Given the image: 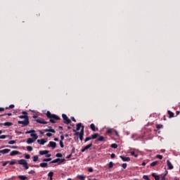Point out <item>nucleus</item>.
<instances>
[{"mask_svg": "<svg viewBox=\"0 0 180 180\" xmlns=\"http://www.w3.org/2000/svg\"><path fill=\"white\" fill-rule=\"evenodd\" d=\"M131 155H132L133 157H135L136 158H137V157H139V155L136 154V153L134 151L131 152Z\"/></svg>", "mask_w": 180, "mask_h": 180, "instance_id": "obj_28", "label": "nucleus"}, {"mask_svg": "<svg viewBox=\"0 0 180 180\" xmlns=\"http://www.w3.org/2000/svg\"><path fill=\"white\" fill-rule=\"evenodd\" d=\"M28 174H36V172H34V170H31L28 172Z\"/></svg>", "mask_w": 180, "mask_h": 180, "instance_id": "obj_48", "label": "nucleus"}, {"mask_svg": "<svg viewBox=\"0 0 180 180\" xmlns=\"http://www.w3.org/2000/svg\"><path fill=\"white\" fill-rule=\"evenodd\" d=\"M98 137H99V134L96 133L91 135V139L93 140H95V139H98Z\"/></svg>", "mask_w": 180, "mask_h": 180, "instance_id": "obj_18", "label": "nucleus"}, {"mask_svg": "<svg viewBox=\"0 0 180 180\" xmlns=\"http://www.w3.org/2000/svg\"><path fill=\"white\" fill-rule=\"evenodd\" d=\"M46 117H48V119L49 120V122L51 123H56V120H60V117H58L56 115L54 114H51V112L50 111H47L46 112Z\"/></svg>", "mask_w": 180, "mask_h": 180, "instance_id": "obj_1", "label": "nucleus"}, {"mask_svg": "<svg viewBox=\"0 0 180 180\" xmlns=\"http://www.w3.org/2000/svg\"><path fill=\"white\" fill-rule=\"evenodd\" d=\"M1 124H3V126H12L13 124V123L12 122H4V123H2Z\"/></svg>", "mask_w": 180, "mask_h": 180, "instance_id": "obj_20", "label": "nucleus"}, {"mask_svg": "<svg viewBox=\"0 0 180 180\" xmlns=\"http://www.w3.org/2000/svg\"><path fill=\"white\" fill-rule=\"evenodd\" d=\"M71 120H72V122H75V123L77 122V120H75L74 117H71Z\"/></svg>", "mask_w": 180, "mask_h": 180, "instance_id": "obj_52", "label": "nucleus"}, {"mask_svg": "<svg viewBox=\"0 0 180 180\" xmlns=\"http://www.w3.org/2000/svg\"><path fill=\"white\" fill-rule=\"evenodd\" d=\"M44 131L46 132L49 131V133H56V130L52 129L51 127H49V129H46Z\"/></svg>", "mask_w": 180, "mask_h": 180, "instance_id": "obj_12", "label": "nucleus"}, {"mask_svg": "<svg viewBox=\"0 0 180 180\" xmlns=\"http://www.w3.org/2000/svg\"><path fill=\"white\" fill-rule=\"evenodd\" d=\"M97 141H105V137H103V136H99L97 139Z\"/></svg>", "mask_w": 180, "mask_h": 180, "instance_id": "obj_26", "label": "nucleus"}, {"mask_svg": "<svg viewBox=\"0 0 180 180\" xmlns=\"http://www.w3.org/2000/svg\"><path fill=\"white\" fill-rule=\"evenodd\" d=\"M15 143H16V141H13V140L8 141V144H15Z\"/></svg>", "mask_w": 180, "mask_h": 180, "instance_id": "obj_45", "label": "nucleus"}, {"mask_svg": "<svg viewBox=\"0 0 180 180\" xmlns=\"http://www.w3.org/2000/svg\"><path fill=\"white\" fill-rule=\"evenodd\" d=\"M167 165L168 167V169H174V165H172V163L169 160H167Z\"/></svg>", "mask_w": 180, "mask_h": 180, "instance_id": "obj_11", "label": "nucleus"}, {"mask_svg": "<svg viewBox=\"0 0 180 180\" xmlns=\"http://www.w3.org/2000/svg\"><path fill=\"white\" fill-rule=\"evenodd\" d=\"M60 140H61V141H63V140H64V136H60Z\"/></svg>", "mask_w": 180, "mask_h": 180, "instance_id": "obj_63", "label": "nucleus"}, {"mask_svg": "<svg viewBox=\"0 0 180 180\" xmlns=\"http://www.w3.org/2000/svg\"><path fill=\"white\" fill-rule=\"evenodd\" d=\"M48 164L46 162H42L40 163L39 166L41 167V168H47Z\"/></svg>", "mask_w": 180, "mask_h": 180, "instance_id": "obj_23", "label": "nucleus"}, {"mask_svg": "<svg viewBox=\"0 0 180 180\" xmlns=\"http://www.w3.org/2000/svg\"><path fill=\"white\" fill-rule=\"evenodd\" d=\"M91 147H92V143L86 146L84 148H85L86 150H89V148H91Z\"/></svg>", "mask_w": 180, "mask_h": 180, "instance_id": "obj_30", "label": "nucleus"}, {"mask_svg": "<svg viewBox=\"0 0 180 180\" xmlns=\"http://www.w3.org/2000/svg\"><path fill=\"white\" fill-rule=\"evenodd\" d=\"M60 160H59V161L58 162V165H60V164H61L62 162H65V159H60Z\"/></svg>", "mask_w": 180, "mask_h": 180, "instance_id": "obj_35", "label": "nucleus"}, {"mask_svg": "<svg viewBox=\"0 0 180 180\" xmlns=\"http://www.w3.org/2000/svg\"><path fill=\"white\" fill-rule=\"evenodd\" d=\"M156 158H159V160H162V155H157Z\"/></svg>", "mask_w": 180, "mask_h": 180, "instance_id": "obj_46", "label": "nucleus"}, {"mask_svg": "<svg viewBox=\"0 0 180 180\" xmlns=\"http://www.w3.org/2000/svg\"><path fill=\"white\" fill-rule=\"evenodd\" d=\"M46 136L47 137H51V136H53V134H51V133H47V134H46Z\"/></svg>", "mask_w": 180, "mask_h": 180, "instance_id": "obj_49", "label": "nucleus"}, {"mask_svg": "<svg viewBox=\"0 0 180 180\" xmlns=\"http://www.w3.org/2000/svg\"><path fill=\"white\" fill-rule=\"evenodd\" d=\"M89 140H92V136L86 137L84 140V143L89 141Z\"/></svg>", "mask_w": 180, "mask_h": 180, "instance_id": "obj_31", "label": "nucleus"}, {"mask_svg": "<svg viewBox=\"0 0 180 180\" xmlns=\"http://www.w3.org/2000/svg\"><path fill=\"white\" fill-rule=\"evenodd\" d=\"M82 123H78V124H77V125H76V127H77V131H79L80 129H81V127H82Z\"/></svg>", "mask_w": 180, "mask_h": 180, "instance_id": "obj_19", "label": "nucleus"}, {"mask_svg": "<svg viewBox=\"0 0 180 180\" xmlns=\"http://www.w3.org/2000/svg\"><path fill=\"white\" fill-rule=\"evenodd\" d=\"M4 110H5V108H0V112H4Z\"/></svg>", "mask_w": 180, "mask_h": 180, "instance_id": "obj_62", "label": "nucleus"}, {"mask_svg": "<svg viewBox=\"0 0 180 180\" xmlns=\"http://www.w3.org/2000/svg\"><path fill=\"white\" fill-rule=\"evenodd\" d=\"M11 152L10 149H4L2 150H0V153L1 154H8V153Z\"/></svg>", "mask_w": 180, "mask_h": 180, "instance_id": "obj_15", "label": "nucleus"}, {"mask_svg": "<svg viewBox=\"0 0 180 180\" xmlns=\"http://www.w3.org/2000/svg\"><path fill=\"white\" fill-rule=\"evenodd\" d=\"M53 175H54V173H53V172H50L48 174V176H49V178L53 177Z\"/></svg>", "mask_w": 180, "mask_h": 180, "instance_id": "obj_38", "label": "nucleus"}, {"mask_svg": "<svg viewBox=\"0 0 180 180\" xmlns=\"http://www.w3.org/2000/svg\"><path fill=\"white\" fill-rule=\"evenodd\" d=\"M167 174H168V172H166V174H165V175H162L161 176H160V179L161 180H165V176H167Z\"/></svg>", "mask_w": 180, "mask_h": 180, "instance_id": "obj_33", "label": "nucleus"}, {"mask_svg": "<svg viewBox=\"0 0 180 180\" xmlns=\"http://www.w3.org/2000/svg\"><path fill=\"white\" fill-rule=\"evenodd\" d=\"M56 157H57L58 158H61L63 157V154L61 153H57L56 155Z\"/></svg>", "mask_w": 180, "mask_h": 180, "instance_id": "obj_39", "label": "nucleus"}, {"mask_svg": "<svg viewBox=\"0 0 180 180\" xmlns=\"http://www.w3.org/2000/svg\"><path fill=\"white\" fill-rule=\"evenodd\" d=\"M85 151H86V149L85 148H83L82 149V153H85Z\"/></svg>", "mask_w": 180, "mask_h": 180, "instance_id": "obj_59", "label": "nucleus"}, {"mask_svg": "<svg viewBox=\"0 0 180 180\" xmlns=\"http://www.w3.org/2000/svg\"><path fill=\"white\" fill-rule=\"evenodd\" d=\"M37 143L39 144H41V146H44V144H46V143H47V141H44V139H38L37 140Z\"/></svg>", "mask_w": 180, "mask_h": 180, "instance_id": "obj_13", "label": "nucleus"}, {"mask_svg": "<svg viewBox=\"0 0 180 180\" xmlns=\"http://www.w3.org/2000/svg\"><path fill=\"white\" fill-rule=\"evenodd\" d=\"M120 158H121V160H122V161L126 162H129V161H130V158H129V157H124L123 155H120Z\"/></svg>", "mask_w": 180, "mask_h": 180, "instance_id": "obj_9", "label": "nucleus"}, {"mask_svg": "<svg viewBox=\"0 0 180 180\" xmlns=\"http://www.w3.org/2000/svg\"><path fill=\"white\" fill-rule=\"evenodd\" d=\"M110 157L111 158H115V157H116V155L115 153H112Z\"/></svg>", "mask_w": 180, "mask_h": 180, "instance_id": "obj_56", "label": "nucleus"}, {"mask_svg": "<svg viewBox=\"0 0 180 180\" xmlns=\"http://www.w3.org/2000/svg\"><path fill=\"white\" fill-rule=\"evenodd\" d=\"M163 127L164 126L161 124H156V129H158V130H160V129H162Z\"/></svg>", "mask_w": 180, "mask_h": 180, "instance_id": "obj_27", "label": "nucleus"}, {"mask_svg": "<svg viewBox=\"0 0 180 180\" xmlns=\"http://www.w3.org/2000/svg\"><path fill=\"white\" fill-rule=\"evenodd\" d=\"M35 122H37V123H39L40 124H47V123H49L48 122L44 121V119L40 117L35 119Z\"/></svg>", "mask_w": 180, "mask_h": 180, "instance_id": "obj_6", "label": "nucleus"}, {"mask_svg": "<svg viewBox=\"0 0 180 180\" xmlns=\"http://www.w3.org/2000/svg\"><path fill=\"white\" fill-rule=\"evenodd\" d=\"M37 160H39V156L34 155V156L33 157V161H34V162H36L37 161Z\"/></svg>", "mask_w": 180, "mask_h": 180, "instance_id": "obj_32", "label": "nucleus"}, {"mask_svg": "<svg viewBox=\"0 0 180 180\" xmlns=\"http://www.w3.org/2000/svg\"><path fill=\"white\" fill-rule=\"evenodd\" d=\"M157 164H158V161L153 162L152 163H150V167H155Z\"/></svg>", "mask_w": 180, "mask_h": 180, "instance_id": "obj_29", "label": "nucleus"}, {"mask_svg": "<svg viewBox=\"0 0 180 180\" xmlns=\"http://www.w3.org/2000/svg\"><path fill=\"white\" fill-rule=\"evenodd\" d=\"M75 136H79V133L78 131L75 132Z\"/></svg>", "mask_w": 180, "mask_h": 180, "instance_id": "obj_64", "label": "nucleus"}, {"mask_svg": "<svg viewBox=\"0 0 180 180\" xmlns=\"http://www.w3.org/2000/svg\"><path fill=\"white\" fill-rule=\"evenodd\" d=\"M62 117L63 119V123H65V124H70V123H71V120H70V118H68L67 115L63 114Z\"/></svg>", "mask_w": 180, "mask_h": 180, "instance_id": "obj_4", "label": "nucleus"}, {"mask_svg": "<svg viewBox=\"0 0 180 180\" xmlns=\"http://www.w3.org/2000/svg\"><path fill=\"white\" fill-rule=\"evenodd\" d=\"M111 148H117V144L116 143L111 144Z\"/></svg>", "mask_w": 180, "mask_h": 180, "instance_id": "obj_36", "label": "nucleus"}, {"mask_svg": "<svg viewBox=\"0 0 180 180\" xmlns=\"http://www.w3.org/2000/svg\"><path fill=\"white\" fill-rule=\"evenodd\" d=\"M11 165H15V164H16V162L15 160H12L11 162H10L9 163Z\"/></svg>", "mask_w": 180, "mask_h": 180, "instance_id": "obj_47", "label": "nucleus"}, {"mask_svg": "<svg viewBox=\"0 0 180 180\" xmlns=\"http://www.w3.org/2000/svg\"><path fill=\"white\" fill-rule=\"evenodd\" d=\"M18 164H20V165H22L23 168L25 169H29V166L27 165V161H26V160L21 159L18 160Z\"/></svg>", "mask_w": 180, "mask_h": 180, "instance_id": "obj_3", "label": "nucleus"}, {"mask_svg": "<svg viewBox=\"0 0 180 180\" xmlns=\"http://www.w3.org/2000/svg\"><path fill=\"white\" fill-rule=\"evenodd\" d=\"M47 147H51L53 150L57 147V143L53 141H50L49 143L48 144Z\"/></svg>", "mask_w": 180, "mask_h": 180, "instance_id": "obj_7", "label": "nucleus"}, {"mask_svg": "<svg viewBox=\"0 0 180 180\" xmlns=\"http://www.w3.org/2000/svg\"><path fill=\"white\" fill-rule=\"evenodd\" d=\"M59 161H61L60 160V158H57V159H55V160H52L51 162H50V164H56V163L58 162Z\"/></svg>", "mask_w": 180, "mask_h": 180, "instance_id": "obj_24", "label": "nucleus"}, {"mask_svg": "<svg viewBox=\"0 0 180 180\" xmlns=\"http://www.w3.org/2000/svg\"><path fill=\"white\" fill-rule=\"evenodd\" d=\"M167 113L169 115V119H171V118L174 117V116H175V114L174 112H171V110H168Z\"/></svg>", "mask_w": 180, "mask_h": 180, "instance_id": "obj_16", "label": "nucleus"}, {"mask_svg": "<svg viewBox=\"0 0 180 180\" xmlns=\"http://www.w3.org/2000/svg\"><path fill=\"white\" fill-rule=\"evenodd\" d=\"M20 119H25L23 121H18V124H22V127H25V126H28L29 123V116L27 115H20Z\"/></svg>", "mask_w": 180, "mask_h": 180, "instance_id": "obj_2", "label": "nucleus"}, {"mask_svg": "<svg viewBox=\"0 0 180 180\" xmlns=\"http://www.w3.org/2000/svg\"><path fill=\"white\" fill-rule=\"evenodd\" d=\"M107 133H108V134H111V133H112V129H108V130L107 131Z\"/></svg>", "mask_w": 180, "mask_h": 180, "instance_id": "obj_58", "label": "nucleus"}, {"mask_svg": "<svg viewBox=\"0 0 180 180\" xmlns=\"http://www.w3.org/2000/svg\"><path fill=\"white\" fill-rule=\"evenodd\" d=\"M22 115H24V116H27V112L26 111H22Z\"/></svg>", "mask_w": 180, "mask_h": 180, "instance_id": "obj_54", "label": "nucleus"}, {"mask_svg": "<svg viewBox=\"0 0 180 180\" xmlns=\"http://www.w3.org/2000/svg\"><path fill=\"white\" fill-rule=\"evenodd\" d=\"M0 139H6V135H1V136H0Z\"/></svg>", "mask_w": 180, "mask_h": 180, "instance_id": "obj_51", "label": "nucleus"}, {"mask_svg": "<svg viewBox=\"0 0 180 180\" xmlns=\"http://www.w3.org/2000/svg\"><path fill=\"white\" fill-rule=\"evenodd\" d=\"M9 162V161H6L4 163L2 164L3 167H6V165H8V163Z\"/></svg>", "mask_w": 180, "mask_h": 180, "instance_id": "obj_50", "label": "nucleus"}, {"mask_svg": "<svg viewBox=\"0 0 180 180\" xmlns=\"http://www.w3.org/2000/svg\"><path fill=\"white\" fill-rule=\"evenodd\" d=\"M34 141H36V140L32 139V138H29L27 140V144H32V143H34Z\"/></svg>", "mask_w": 180, "mask_h": 180, "instance_id": "obj_17", "label": "nucleus"}, {"mask_svg": "<svg viewBox=\"0 0 180 180\" xmlns=\"http://www.w3.org/2000/svg\"><path fill=\"white\" fill-rule=\"evenodd\" d=\"M36 133V131L31 130V131H27L26 134H31V137H33V139L37 140V134H34Z\"/></svg>", "mask_w": 180, "mask_h": 180, "instance_id": "obj_5", "label": "nucleus"}, {"mask_svg": "<svg viewBox=\"0 0 180 180\" xmlns=\"http://www.w3.org/2000/svg\"><path fill=\"white\" fill-rule=\"evenodd\" d=\"M25 158H26V160H30V155L29 154L25 155Z\"/></svg>", "mask_w": 180, "mask_h": 180, "instance_id": "obj_44", "label": "nucleus"}, {"mask_svg": "<svg viewBox=\"0 0 180 180\" xmlns=\"http://www.w3.org/2000/svg\"><path fill=\"white\" fill-rule=\"evenodd\" d=\"M59 144L61 148H64V143H63V141H60Z\"/></svg>", "mask_w": 180, "mask_h": 180, "instance_id": "obj_37", "label": "nucleus"}, {"mask_svg": "<svg viewBox=\"0 0 180 180\" xmlns=\"http://www.w3.org/2000/svg\"><path fill=\"white\" fill-rule=\"evenodd\" d=\"M109 168H113V162H109Z\"/></svg>", "mask_w": 180, "mask_h": 180, "instance_id": "obj_43", "label": "nucleus"}, {"mask_svg": "<svg viewBox=\"0 0 180 180\" xmlns=\"http://www.w3.org/2000/svg\"><path fill=\"white\" fill-rule=\"evenodd\" d=\"M89 172H94V169H92V167H90L89 169Z\"/></svg>", "mask_w": 180, "mask_h": 180, "instance_id": "obj_57", "label": "nucleus"}, {"mask_svg": "<svg viewBox=\"0 0 180 180\" xmlns=\"http://www.w3.org/2000/svg\"><path fill=\"white\" fill-rule=\"evenodd\" d=\"M27 151H33V148L30 146H27Z\"/></svg>", "mask_w": 180, "mask_h": 180, "instance_id": "obj_34", "label": "nucleus"}, {"mask_svg": "<svg viewBox=\"0 0 180 180\" xmlns=\"http://www.w3.org/2000/svg\"><path fill=\"white\" fill-rule=\"evenodd\" d=\"M72 157V154H70L69 155H68L66 157V158H67V160H68V159L71 158Z\"/></svg>", "mask_w": 180, "mask_h": 180, "instance_id": "obj_53", "label": "nucleus"}, {"mask_svg": "<svg viewBox=\"0 0 180 180\" xmlns=\"http://www.w3.org/2000/svg\"><path fill=\"white\" fill-rule=\"evenodd\" d=\"M152 176L155 179V180H160V176L156 175L155 173L152 174Z\"/></svg>", "mask_w": 180, "mask_h": 180, "instance_id": "obj_22", "label": "nucleus"}, {"mask_svg": "<svg viewBox=\"0 0 180 180\" xmlns=\"http://www.w3.org/2000/svg\"><path fill=\"white\" fill-rule=\"evenodd\" d=\"M90 129L92 130V131H98V130H99L98 128H96V127H95V124H91Z\"/></svg>", "mask_w": 180, "mask_h": 180, "instance_id": "obj_10", "label": "nucleus"}, {"mask_svg": "<svg viewBox=\"0 0 180 180\" xmlns=\"http://www.w3.org/2000/svg\"><path fill=\"white\" fill-rule=\"evenodd\" d=\"M143 178L146 180H150V177H148V175H143Z\"/></svg>", "mask_w": 180, "mask_h": 180, "instance_id": "obj_41", "label": "nucleus"}, {"mask_svg": "<svg viewBox=\"0 0 180 180\" xmlns=\"http://www.w3.org/2000/svg\"><path fill=\"white\" fill-rule=\"evenodd\" d=\"M122 167V168H124V169H126V168H127V163H123Z\"/></svg>", "mask_w": 180, "mask_h": 180, "instance_id": "obj_42", "label": "nucleus"}, {"mask_svg": "<svg viewBox=\"0 0 180 180\" xmlns=\"http://www.w3.org/2000/svg\"><path fill=\"white\" fill-rule=\"evenodd\" d=\"M51 158H45V159L43 160V161L45 162H49V161H51Z\"/></svg>", "mask_w": 180, "mask_h": 180, "instance_id": "obj_40", "label": "nucleus"}, {"mask_svg": "<svg viewBox=\"0 0 180 180\" xmlns=\"http://www.w3.org/2000/svg\"><path fill=\"white\" fill-rule=\"evenodd\" d=\"M18 154H19V151H18V150H13L12 152H11L10 155L11 157H13V155H18Z\"/></svg>", "mask_w": 180, "mask_h": 180, "instance_id": "obj_14", "label": "nucleus"}, {"mask_svg": "<svg viewBox=\"0 0 180 180\" xmlns=\"http://www.w3.org/2000/svg\"><path fill=\"white\" fill-rule=\"evenodd\" d=\"M10 148H14V149H16V148H18V146H10Z\"/></svg>", "mask_w": 180, "mask_h": 180, "instance_id": "obj_61", "label": "nucleus"}, {"mask_svg": "<svg viewBox=\"0 0 180 180\" xmlns=\"http://www.w3.org/2000/svg\"><path fill=\"white\" fill-rule=\"evenodd\" d=\"M18 179H21V180L27 179V176H18Z\"/></svg>", "mask_w": 180, "mask_h": 180, "instance_id": "obj_25", "label": "nucleus"}, {"mask_svg": "<svg viewBox=\"0 0 180 180\" xmlns=\"http://www.w3.org/2000/svg\"><path fill=\"white\" fill-rule=\"evenodd\" d=\"M46 158H50L51 157V154H48L46 155Z\"/></svg>", "mask_w": 180, "mask_h": 180, "instance_id": "obj_60", "label": "nucleus"}, {"mask_svg": "<svg viewBox=\"0 0 180 180\" xmlns=\"http://www.w3.org/2000/svg\"><path fill=\"white\" fill-rule=\"evenodd\" d=\"M10 109H13V108H15V105L11 104L9 107Z\"/></svg>", "mask_w": 180, "mask_h": 180, "instance_id": "obj_55", "label": "nucleus"}, {"mask_svg": "<svg viewBox=\"0 0 180 180\" xmlns=\"http://www.w3.org/2000/svg\"><path fill=\"white\" fill-rule=\"evenodd\" d=\"M84 127H82V129L80 131V133L79 134V137L80 141H82V140L84 139Z\"/></svg>", "mask_w": 180, "mask_h": 180, "instance_id": "obj_8", "label": "nucleus"}, {"mask_svg": "<svg viewBox=\"0 0 180 180\" xmlns=\"http://www.w3.org/2000/svg\"><path fill=\"white\" fill-rule=\"evenodd\" d=\"M48 153H49V150H40V151H39L40 155H45L47 154Z\"/></svg>", "mask_w": 180, "mask_h": 180, "instance_id": "obj_21", "label": "nucleus"}]
</instances>
